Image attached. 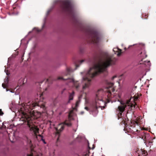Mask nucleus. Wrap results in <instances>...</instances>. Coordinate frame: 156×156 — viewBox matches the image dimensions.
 <instances>
[{
  "mask_svg": "<svg viewBox=\"0 0 156 156\" xmlns=\"http://www.w3.org/2000/svg\"><path fill=\"white\" fill-rule=\"evenodd\" d=\"M99 58L96 62H92V67L85 73V75L83 77L82 83L83 90L89 87L92 80L98 73L105 71L108 67L114 64L116 60L115 58L107 52L101 53Z\"/></svg>",
  "mask_w": 156,
  "mask_h": 156,
  "instance_id": "f257e3e1",
  "label": "nucleus"
},
{
  "mask_svg": "<svg viewBox=\"0 0 156 156\" xmlns=\"http://www.w3.org/2000/svg\"><path fill=\"white\" fill-rule=\"evenodd\" d=\"M41 101L38 98L35 99L34 101H30L26 103H22L19 105V111L21 113L22 121H27L28 125L30 131H33L36 136V134L38 133L39 129L36 126H31L28 122L30 119V115L31 114V110L36 106H40L42 105L41 107L43 108H45V106L44 104L41 103Z\"/></svg>",
  "mask_w": 156,
  "mask_h": 156,
  "instance_id": "f03ea898",
  "label": "nucleus"
},
{
  "mask_svg": "<svg viewBox=\"0 0 156 156\" xmlns=\"http://www.w3.org/2000/svg\"><path fill=\"white\" fill-rule=\"evenodd\" d=\"M134 100V99L133 98L129 97L128 98L125 99L120 101L121 105L118 107V108L116 110V113L118 114V119H122V122L125 125L127 124V122L128 121V119L127 117L125 116H122V114L125 109L127 110L131 109V108L133 107L135 108V105H134L133 103H135L134 102L133 103H132L131 101V99Z\"/></svg>",
  "mask_w": 156,
  "mask_h": 156,
  "instance_id": "7ed1b4c3",
  "label": "nucleus"
},
{
  "mask_svg": "<svg viewBox=\"0 0 156 156\" xmlns=\"http://www.w3.org/2000/svg\"><path fill=\"white\" fill-rule=\"evenodd\" d=\"M54 5H58L62 11L67 12L70 16H74V9L69 0L56 1L54 2Z\"/></svg>",
  "mask_w": 156,
  "mask_h": 156,
  "instance_id": "20e7f679",
  "label": "nucleus"
},
{
  "mask_svg": "<svg viewBox=\"0 0 156 156\" xmlns=\"http://www.w3.org/2000/svg\"><path fill=\"white\" fill-rule=\"evenodd\" d=\"M104 93L102 89L99 90L96 94L95 101L93 103L94 105V110L95 111V114L98 113L97 109L100 107L101 110H103L106 106V103L104 101L102 98L103 95Z\"/></svg>",
  "mask_w": 156,
  "mask_h": 156,
  "instance_id": "39448f33",
  "label": "nucleus"
},
{
  "mask_svg": "<svg viewBox=\"0 0 156 156\" xmlns=\"http://www.w3.org/2000/svg\"><path fill=\"white\" fill-rule=\"evenodd\" d=\"M83 31L87 38L91 43L98 44L101 39L98 33L95 30L89 27H84Z\"/></svg>",
  "mask_w": 156,
  "mask_h": 156,
  "instance_id": "423d86ee",
  "label": "nucleus"
},
{
  "mask_svg": "<svg viewBox=\"0 0 156 156\" xmlns=\"http://www.w3.org/2000/svg\"><path fill=\"white\" fill-rule=\"evenodd\" d=\"M75 115V113L73 112V110H71L70 111L68 115V120L69 121L66 120L64 122V124L61 123L59 124L58 126L55 128L57 132L59 131H62L64 129V125H66L68 126H71V124L70 122V121L73 119V116Z\"/></svg>",
  "mask_w": 156,
  "mask_h": 156,
  "instance_id": "0eeeda50",
  "label": "nucleus"
},
{
  "mask_svg": "<svg viewBox=\"0 0 156 156\" xmlns=\"http://www.w3.org/2000/svg\"><path fill=\"white\" fill-rule=\"evenodd\" d=\"M58 80H64L66 84L70 86L74 87L77 89L79 88L80 86L79 84L78 83L77 81H75L72 78L65 79L63 77H59L58 78Z\"/></svg>",
  "mask_w": 156,
  "mask_h": 156,
  "instance_id": "6e6552de",
  "label": "nucleus"
},
{
  "mask_svg": "<svg viewBox=\"0 0 156 156\" xmlns=\"http://www.w3.org/2000/svg\"><path fill=\"white\" fill-rule=\"evenodd\" d=\"M113 84H114L113 83H111L110 84V87H109L108 90H106V95L107 96L108 98L109 99L112 98L111 92H114L115 91V89L113 87H112Z\"/></svg>",
  "mask_w": 156,
  "mask_h": 156,
  "instance_id": "1a4fd4ad",
  "label": "nucleus"
},
{
  "mask_svg": "<svg viewBox=\"0 0 156 156\" xmlns=\"http://www.w3.org/2000/svg\"><path fill=\"white\" fill-rule=\"evenodd\" d=\"M147 154V152L142 149H138L136 151V154L138 156H146Z\"/></svg>",
  "mask_w": 156,
  "mask_h": 156,
  "instance_id": "9d476101",
  "label": "nucleus"
},
{
  "mask_svg": "<svg viewBox=\"0 0 156 156\" xmlns=\"http://www.w3.org/2000/svg\"><path fill=\"white\" fill-rule=\"evenodd\" d=\"M141 136L142 139L145 141L148 140L150 138L149 134L148 133H146L144 132L141 133Z\"/></svg>",
  "mask_w": 156,
  "mask_h": 156,
  "instance_id": "9b49d317",
  "label": "nucleus"
},
{
  "mask_svg": "<svg viewBox=\"0 0 156 156\" xmlns=\"http://www.w3.org/2000/svg\"><path fill=\"white\" fill-rule=\"evenodd\" d=\"M94 105L93 103L90 105V108H88L87 107H85L84 109L86 110L87 111H89L90 114H92L93 115V112L95 113V111L94 110Z\"/></svg>",
  "mask_w": 156,
  "mask_h": 156,
  "instance_id": "f8f14e48",
  "label": "nucleus"
},
{
  "mask_svg": "<svg viewBox=\"0 0 156 156\" xmlns=\"http://www.w3.org/2000/svg\"><path fill=\"white\" fill-rule=\"evenodd\" d=\"M121 50L119 48H114L113 49V51L114 52V53L117 54L118 56H120L121 53Z\"/></svg>",
  "mask_w": 156,
  "mask_h": 156,
  "instance_id": "ddd939ff",
  "label": "nucleus"
},
{
  "mask_svg": "<svg viewBox=\"0 0 156 156\" xmlns=\"http://www.w3.org/2000/svg\"><path fill=\"white\" fill-rule=\"evenodd\" d=\"M140 64H142L143 66L144 67H149L151 65V63L150 61H144L143 63H140Z\"/></svg>",
  "mask_w": 156,
  "mask_h": 156,
  "instance_id": "4468645a",
  "label": "nucleus"
},
{
  "mask_svg": "<svg viewBox=\"0 0 156 156\" xmlns=\"http://www.w3.org/2000/svg\"><path fill=\"white\" fill-rule=\"evenodd\" d=\"M147 56V55H146V52L144 50L141 51L139 55V57H140L142 59L145 58Z\"/></svg>",
  "mask_w": 156,
  "mask_h": 156,
  "instance_id": "2eb2a0df",
  "label": "nucleus"
},
{
  "mask_svg": "<svg viewBox=\"0 0 156 156\" xmlns=\"http://www.w3.org/2000/svg\"><path fill=\"white\" fill-rule=\"evenodd\" d=\"M80 98H81V96L79 97V100L77 101L75 104V107H73V110H76L77 108L78 107V106L80 104Z\"/></svg>",
  "mask_w": 156,
  "mask_h": 156,
  "instance_id": "dca6fc26",
  "label": "nucleus"
},
{
  "mask_svg": "<svg viewBox=\"0 0 156 156\" xmlns=\"http://www.w3.org/2000/svg\"><path fill=\"white\" fill-rule=\"evenodd\" d=\"M74 70L72 69L71 68H67L66 69V73H65L64 75H67L69 74L70 72H73Z\"/></svg>",
  "mask_w": 156,
  "mask_h": 156,
  "instance_id": "f3484780",
  "label": "nucleus"
},
{
  "mask_svg": "<svg viewBox=\"0 0 156 156\" xmlns=\"http://www.w3.org/2000/svg\"><path fill=\"white\" fill-rule=\"evenodd\" d=\"M74 94V93L73 91V92L72 93L70 94L69 96V101L68 102V103H69L71 100H73Z\"/></svg>",
  "mask_w": 156,
  "mask_h": 156,
  "instance_id": "a211bd4d",
  "label": "nucleus"
},
{
  "mask_svg": "<svg viewBox=\"0 0 156 156\" xmlns=\"http://www.w3.org/2000/svg\"><path fill=\"white\" fill-rule=\"evenodd\" d=\"M38 136L40 137V140H42L44 144H46V143L44 139H43V136H42L41 135H38Z\"/></svg>",
  "mask_w": 156,
  "mask_h": 156,
  "instance_id": "6ab92c4d",
  "label": "nucleus"
},
{
  "mask_svg": "<svg viewBox=\"0 0 156 156\" xmlns=\"http://www.w3.org/2000/svg\"><path fill=\"white\" fill-rule=\"evenodd\" d=\"M56 104V101H54L53 102V103L51 105V107L52 108H54Z\"/></svg>",
  "mask_w": 156,
  "mask_h": 156,
  "instance_id": "aec40b11",
  "label": "nucleus"
},
{
  "mask_svg": "<svg viewBox=\"0 0 156 156\" xmlns=\"http://www.w3.org/2000/svg\"><path fill=\"white\" fill-rule=\"evenodd\" d=\"M33 30H36L37 32H40L41 31L39 29H38L37 28H34L33 29Z\"/></svg>",
  "mask_w": 156,
  "mask_h": 156,
  "instance_id": "412c9836",
  "label": "nucleus"
},
{
  "mask_svg": "<svg viewBox=\"0 0 156 156\" xmlns=\"http://www.w3.org/2000/svg\"><path fill=\"white\" fill-rule=\"evenodd\" d=\"M52 9V8H51L48 11L47 13V14H46V15L47 16L48 15V14H49V13L51 11V10Z\"/></svg>",
  "mask_w": 156,
  "mask_h": 156,
  "instance_id": "4be33fe9",
  "label": "nucleus"
},
{
  "mask_svg": "<svg viewBox=\"0 0 156 156\" xmlns=\"http://www.w3.org/2000/svg\"><path fill=\"white\" fill-rule=\"evenodd\" d=\"M49 81V79H47L46 81L45 82V84L47 86H48V83Z\"/></svg>",
  "mask_w": 156,
  "mask_h": 156,
  "instance_id": "5701e85b",
  "label": "nucleus"
},
{
  "mask_svg": "<svg viewBox=\"0 0 156 156\" xmlns=\"http://www.w3.org/2000/svg\"><path fill=\"white\" fill-rule=\"evenodd\" d=\"M75 66L76 67V68L74 70H76L77 69V68L79 66V65H77L76 63H75Z\"/></svg>",
  "mask_w": 156,
  "mask_h": 156,
  "instance_id": "b1692460",
  "label": "nucleus"
},
{
  "mask_svg": "<svg viewBox=\"0 0 156 156\" xmlns=\"http://www.w3.org/2000/svg\"><path fill=\"white\" fill-rule=\"evenodd\" d=\"M3 114V113L2 112L1 109H0V115H2Z\"/></svg>",
  "mask_w": 156,
  "mask_h": 156,
  "instance_id": "393cba45",
  "label": "nucleus"
},
{
  "mask_svg": "<svg viewBox=\"0 0 156 156\" xmlns=\"http://www.w3.org/2000/svg\"><path fill=\"white\" fill-rule=\"evenodd\" d=\"M85 61L84 60H81L79 62L80 63V64L82 63L83 62H84Z\"/></svg>",
  "mask_w": 156,
  "mask_h": 156,
  "instance_id": "a878e982",
  "label": "nucleus"
},
{
  "mask_svg": "<svg viewBox=\"0 0 156 156\" xmlns=\"http://www.w3.org/2000/svg\"><path fill=\"white\" fill-rule=\"evenodd\" d=\"M117 76H113L112 78V80H113Z\"/></svg>",
  "mask_w": 156,
  "mask_h": 156,
  "instance_id": "bb28decb",
  "label": "nucleus"
},
{
  "mask_svg": "<svg viewBox=\"0 0 156 156\" xmlns=\"http://www.w3.org/2000/svg\"><path fill=\"white\" fill-rule=\"evenodd\" d=\"M84 113V112L83 111H81L80 112V114L81 115H83Z\"/></svg>",
  "mask_w": 156,
  "mask_h": 156,
  "instance_id": "cd10ccee",
  "label": "nucleus"
},
{
  "mask_svg": "<svg viewBox=\"0 0 156 156\" xmlns=\"http://www.w3.org/2000/svg\"><path fill=\"white\" fill-rule=\"evenodd\" d=\"M43 89L44 90H45V91H47L48 90V88L47 87H46V88H45L44 89Z\"/></svg>",
  "mask_w": 156,
  "mask_h": 156,
  "instance_id": "c85d7f7f",
  "label": "nucleus"
},
{
  "mask_svg": "<svg viewBox=\"0 0 156 156\" xmlns=\"http://www.w3.org/2000/svg\"><path fill=\"white\" fill-rule=\"evenodd\" d=\"M2 123V124H3V123H2V121L0 120V126H1V124Z\"/></svg>",
  "mask_w": 156,
  "mask_h": 156,
  "instance_id": "c756f323",
  "label": "nucleus"
},
{
  "mask_svg": "<svg viewBox=\"0 0 156 156\" xmlns=\"http://www.w3.org/2000/svg\"><path fill=\"white\" fill-rule=\"evenodd\" d=\"M2 87H3L4 88H5V87H4V84L3 83L2 84Z\"/></svg>",
  "mask_w": 156,
  "mask_h": 156,
  "instance_id": "7c9ffc66",
  "label": "nucleus"
},
{
  "mask_svg": "<svg viewBox=\"0 0 156 156\" xmlns=\"http://www.w3.org/2000/svg\"><path fill=\"white\" fill-rule=\"evenodd\" d=\"M26 156H32V155L31 154H27Z\"/></svg>",
  "mask_w": 156,
  "mask_h": 156,
  "instance_id": "2f4dec72",
  "label": "nucleus"
},
{
  "mask_svg": "<svg viewBox=\"0 0 156 156\" xmlns=\"http://www.w3.org/2000/svg\"><path fill=\"white\" fill-rule=\"evenodd\" d=\"M91 60H90V59H89V62H91Z\"/></svg>",
  "mask_w": 156,
  "mask_h": 156,
  "instance_id": "473e14b6",
  "label": "nucleus"
},
{
  "mask_svg": "<svg viewBox=\"0 0 156 156\" xmlns=\"http://www.w3.org/2000/svg\"><path fill=\"white\" fill-rule=\"evenodd\" d=\"M132 45H130V46H129V48H130V47H131Z\"/></svg>",
  "mask_w": 156,
  "mask_h": 156,
  "instance_id": "72a5a7b5",
  "label": "nucleus"
},
{
  "mask_svg": "<svg viewBox=\"0 0 156 156\" xmlns=\"http://www.w3.org/2000/svg\"><path fill=\"white\" fill-rule=\"evenodd\" d=\"M9 90L8 89H6V91H8Z\"/></svg>",
  "mask_w": 156,
  "mask_h": 156,
  "instance_id": "f704fd0d",
  "label": "nucleus"
},
{
  "mask_svg": "<svg viewBox=\"0 0 156 156\" xmlns=\"http://www.w3.org/2000/svg\"><path fill=\"white\" fill-rule=\"evenodd\" d=\"M10 92H12V93H13V92L12 91H10Z\"/></svg>",
  "mask_w": 156,
  "mask_h": 156,
  "instance_id": "c9c22d12",
  "label": "nucleus"
},
{
  "mask_svg": "<svg viewBox=\"0 0 156 156\" xmlns=\"http://www.w3.org/2000/svg\"><path fill=\"white\" fill-rule=\"evenodd\" d=\"M31 32V31H30V32H29V33H30Z\"/></svg>",
  "mask_w": 156,
  "mask_h": 156,
  "instance_id": "e433bc0d",
  "label": "nucleus"
},
{
  "mask_svg": "<svg viewBox=\"0 0 156 156\" xmlns=\"http://www.w3.org/2000/svg\"><path fill=\"white\" fill-rule=\"evenodd\" d=\"M6 74H7V75H8V73H6Z\"/></svg>",
  "mask_w": 156,
  "mask_h": 156,
  "instance_id": "4c0bfd02",
  "label": "nucleus"
},
{
  "mask_svg": "<svg viewBox=\"0 0 156 156\" xmlns=\"http://www.w3.org/2000/svg\"><path fill=\"white\" fill-rule=\"evenodd\" d=\"M6 69H5V72H6Z\"/></svg>",
  "mask_w": 156,
  "mask_h": 156,
  "instance_id": "58836bf2",
  "label": "nucleus"
},
{
  "mask_svg": "<svg viewBox=\"0 0 156 156\" xmlns=\"http://www.w3.org/2000/svg\"><path fill=\"white\" fill-rule=\"evenodd\" d=\"M45 19H44V21L45 22Z\"/></svg>",
  "mask_w": 156,
  "mask_h": 156,
  "instance_id": "ea45409f",
  "label": "nucleus"
},
{
  "mask_svg": "<svg viewBox=\"0 0 156 156\" xmlns=\"http://www.w3.org/2000/svg\"><path fill=\"white\" fill-rule=\"evenodd\" d=\"M109 102V101H108V102Z\"/></svg>",
  "mask_w": 156,
  "mask_h": 156,
  "instance_id": "a19ab883",
  "label": "nucleus"
},
{
  "mask_svg": "<svg viewBox=\"0 0 156 156\" xmlns=\"http://www.w3.org/2000/svg\"><path fill=\"white\" fill-rule=\"evenodd\" d=\"M94 115V116H96V115Z\"/></svg>",
  "mask_w": 156,
  "mask_h": 156,
  "instance_id": "79ce46f5",
  "label": "nucleus"
},
{
  "mask_svg": "<svg viewBox=\"0 0 156 156\" xmlns=\"http://www.w3.org/2000/svg\"><path fill=\"white\" fill-rule=\"evenodd\" d=\"M37 138H38V137H37Z\"/></svg>",
  "mask_w": 156,
  "mask_h": 156,
  "instance_id": "37998d69",
  "label": "nucleus"
}]
</instances>
